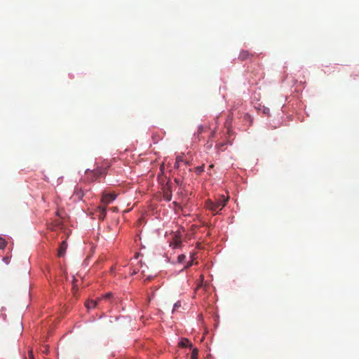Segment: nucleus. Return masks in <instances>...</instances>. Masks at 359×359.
<instances>
[{
    "mask_svg": "<svg viewBox=\"0 0 359 359\" xmlns=\"http://www.w3.org/2000/svg\"><path fill=\"white\" fill-rule=\"evenodd\" d=\"M180 163H177V161L175 160L174 168H180Z\"/></svg>",
    "mask_w": 359,
    "mask_h": 359,
    "instance_id": "21",
    "label": "nucleus"
},
{
    "mask_svg": "<svg viewBox=\"0 0 359 359\" xmlns=\"http://www.w3.org/2000/svg\"><path fill=\"white\" fill-rule=\"evenodd\" d=\"M183 163H184V165H189V161H186L185 159Z\"/></svg>",
    "mask_w": 359,
    "mask_h": 359,
    "instance_id": "24",
    "label": "nucleus"
},
{
    "mask_svg": "<svg viewBox=\"0 0 359 359\" xmlns=\"http://www.w3.org/2000/svg\"><path fill=\"white\" fill-rule=\"evenodd\" d=\"M136 273H137V271H135V270H133V271L130 272V275H132V276L135 275Z\"/></svg>",
    "mask_w": 359,
    "mask_h": 359,
    "instance_id": "22",
    "label": "nucleus"
},
{
    "mask_svg": "<svg viewBox=\"0 0 359 359\" xmlns=\"http://www.w3.org/2000/svg\"><path fill=\"white\" fill-rule=\"evenodd\" d=\"M229 201V197L224 195H219L215 201L210 199L206 201L205 208L211 211L214 215L218 214L224 207L226 206Z\"/></svg>",
    "mask_w": 359,
    "mask_h": 359,
    "instance_id": "1",
    "label": "nucleus"
},
{
    "mask_svg": "<svg viewBox=\"0 0 359 359\" xmlns=\"http://www.w3.org/2000/svg\"><path fill=\"white\" fill-rule=\"evenodd\" d=\"M255 54L250 53L248 50H243L241 51L238 59L241 61L251 60L254 57Z\"/></svg>",
    "mask_w": 359,
    "mask_h": 359,
    "instance_id": "5",
    "label": "nucleus"
},
{
    "mask_svg": "<svg viewBox=\"0 0 359 359\" xmlns=\"http://www.w3.org/2000/svg\"><path fill=\"white\" fill-rule=\"evenodd\" d=\"M74 194L78 196L79 198L81 199L82 196H83V193L81 190H75L74 191Z\"/></svg>",
    "mask_w": 359,
    "mask_h": 359,
    "instance_id": "15",
    "label": "nucleus"
},
{
    "mask_svg": "<svg viewBox=\"0 0 359 359\" xmlns=\"http://www.w3.org/2000/svg\"><path fill=\"white\" fill-rule=\"evenodd\" d=\"M116 198V194L114 193H106L102 195V202L107 205L111 202L114 201Z\"/></svg>",
    "mask_w": 359,
    "mask_h": 359,
    "instance_id": "4",
    "label": "nucleus"
},
{
    "mask_svg": "<svg viewBox=\"0 0 359 359\" xmlns=\"http://www.w3.org/2000/svg\"><path fill=\"white\" fill-rule=\"evenodd\" d=\"M182 306L181 304V302L180 301H178L177 302L174 306H173V309H172V312L177 311L179 308H180Z\"/></svg>",
    "mask_w": 359,
    "mask_h": 359,
    "instance_id": "12",
    "label": "nucleus"
},
{
    "mask_svg": "<svg viewBox=\"0 0 359 359\" xmlns=\"http://www.w3.org/2000/svg\"><path fill=\"white\" fill-rule=\"evenodd\" d=\"M112 297L111 293H107L104 295H102L100 298H97L96 299H88L86 302V306L88 309H93L96 306L97 302L100 299H109Z\"/></svg>",
    "mask_w": 359,
    "mask_h": 359,
    "instance_id": "3",
    "label": "nucleus"
},
{
    "mask_svg": "<svg viewBox=\"0 0 359 359\" xmlns=\"http://www.w3.org/2000/svg\"><path fill=\"white\" fill-rule=\"evenodd\" d=\"M181 243V241L179 239V238H176L175 241H174V243H173V248H177L180 246Z\"/></svg>",
    "mask_w": 359,
    "mask_h": 359,
    "instance_id": "14",
    "label": "nucleus"
},
{
    "mask_svg": "<svg viewBox=\"0 0 359 359\" xmlns=\"http://www.w3.org/2000/svg\"><path fill=\"white\" fill-rule=\"evenodd\" d=\"M205 290H209V288L205 285Z\"/></svg>",
    "mask_w": 359,
    "mask_h": 359,
    "instance_id": "26",
    "label": "nucleus"
},
{
    "mask_svg": "<svg viewBox=\"0 0 359 359\" xmlns=\"http://www.w3.org/2000/svg\"><path fill=\"white\" fill-rule=\"evenodd\" d=\"M198 351L197 348H194L192 350V352H191V359H197L198 358Z\"/></svg>",
    "mask_w": 359,
    "mask_h": 359,
    "instance_id": "9",
    "label": "nucleus"
},
{
    "mask_svg": "<svg viewBox=\"0 0 359 359\" xmlns=\"http://www.w3.org/2000/svg\"><path fill=\"white\" fill-rule=\"evenodd\" d=\"M175 182L177 184H179V183H180V180H179V179L175 178Z\"/></svg>",
    "mask_w": 359,
    "mask_h": 359,
    "instance_id": "23",
    "label": "nucleus"
},
{
    "mask_svg": "<svg viewBox=\"0 0 359 359\" xmlns=\"http://www.w3.org/2000/svg\"><path fill=\"white\" fill-rule=\"evenodd\" d=\"M67 248V243L65 241H64L60 243V245L59 246V249L57 251V256L60 257L65 256Z\"/></svg>",
    "mask_w": 359,
    "mask_h": 359,
    "instance_id": "6",
    "label": "nucleus"
},
{
    "mask_svg": "<svg viewBox=\"0 0 359 359\" xmlns=\"http://www.w3.org/2000/svg\"><path fill=\"white\" fill-rule=\"evenodd\" d=\"M179 346L182 348H186V347L191 348L192 344L189 341V339L184 338L180 341V342L179 343Z\"/></svg>",
    "mask_w": 359,
    "mask_h": 359,
    "instance_id": "7",
    "label": "nucleus"
},
{
    "mask_svg": "<svg viewBox=\"0 0 359 359\" xmlns=\"http://www.w3.org/2000/svg\"><path fill=\"white\" fill-rule=\"evenodd\" d=\"M106 169L102 168H97L93 170H87L86 174L88 180L90 182L97 180L100 176L105 175Z\"/></svg>",
    "mask_w": 359,
    "mask_h": 359,
    "instance_id": "2",
    "label": "nucleus"
},
{
    "mask_svg": "<svg viewBox=\"0 0 359 359\" xmlns=\"http://www.w3.org/2000/svg\"><path fill=\"white\" fill-rule=\"evenodd\" d=\"M226 145V143H220L217 145L219 149H222Z\"/></svg>",
    "mask_w": 359,
    "mask_h": 359,
    "instance_id": "20",
    "label": "nucleus"
},
{
    "mask_svg": "<svg viewBox=\"0 0 359 359\" xmlns=\"http://www.w3.org/2000/svg\"><path fill=\"white\" fill-rule=\"evenodd\" d=\"M165 197L166 198L167 201H170L171 200V194H165Z\"/></svg>",
    "mask_w": 359,
    "mask_h": 359,
    "instance_id": "19",
    "label": "nucleus"
},
{
    "mask_svg": "<svg viewBox=\"0 0 359 359\" xmlns=\"http://www.w3.org/2000/svg\"><path fill=\"white\" fill-rule=\"evenodd\" d=\"M192 265H193V261L191 260L188 262V264L185 266L184 269H188L190 266H191Z\"/></svg>",
    "mask_w": 359,
    "mask_h": 359,
    "instance_id": "18",
    "label": "nucleus"
},
{
    "mask_svg": "<svg viewBox=\"0 0 359 359\" xmlns=\"http://www.w3.org/2000/svg\"><path fill=\"white\" fill-rule=\"evenodd\" d=\"M177 163H183L184 161V155L182 154L176 157Z\"/></svg>",
    "mask_w": 359,
    "mask_h": 359,
    "instance_id": "11",
    "label": "nucleus"
},
{
    "mask_svg": "<svg viewBox=\"0 0 359 359\" xmlns=\"http://www.w3.org/2000/svg\"><path fill=\"white\" fill-rule=\"evenodd\" d=\"M7 242L6 240L1 237H0V250L4 249L6 246Z\"/></svg>",
    "mask_w": 359,
    "mask_h": 359,
    "instance_id": "10",
    "label": "nucleus"
},
{
    "mask_svg": "<svg viewBox=\"0 0 359 359\" xmlns=\"http://www.w3.org/2000/svg\"><path fill=\"white\" fill-rule=\"evenodd\" d=\"M201 288V285H198L196 288V290H199Z\"/></svg>",
    "mask_w": 359,
    "mask_h": 359,
    "instance_id": "27",
    "label": "nucleus"
},
{
    "mask_svg": "<svg viewBox=\"0 0 359 359\" xmlns=\"http://www.w3.org/2000/svg\"><path fill=\"white\" fill-rule=\"evenodd\" d=\"M113 271H114V268H113V267H111V270H110V272H111V273H113Z\"/></svg>",
    "mask_w": 359,
    "mask_h": 359,
    "instance_id": "25",
    "label": "nucleus"
},
{
    "mask_svg": "<svg viewBox=\"0 0 359 359\" xmlns=\"http://www.w3.org/2000/svg\"><path fill=\"white\" fill-rule=\"evenodd\" d=\"M98 209H99V212H100L99 217L102 219H104V218L107 214L106 205L100 206V207H98Z\"/></svg>",
    "mask_w": 359,
    "mask_h": 359,
    "instance_id": "8",
    "label": "nucleus"
},
{
    "mask_svg": "<svg viewBox=\"0 0 359 359\" xmlns=\"http://www.w3.org/2000/svg\"><path fill=\"white\" fill-rule=\"evenodd\" d=\"M214 134H215V133H214V132H212V137H213V136H214Z\"/></svg>",
    "mask_w": 359,
    "mask_h": 359,
    "instance_id": "28",
    "label": "nucleus"
},
{
    "mask_svg": "<svg viewBox=\"0 0 359 359\" xmlns=\"http://www.w3.org/2000/svg\"><path fill=\"white\" fill-rule=\"evenodd\" d=\"M203 126H198V131H197V135L199 136L200 134H201L203 131Z\"/></svg>",
    "mask_w": 359,
    "mask_h": 359,
    "instance_id": "17",
    "label": "nucleus"
},
{
    "mask_svg": "<svg viewBox=\"0 0 359 359\" xmlns=\"http://www.w3.org/2000/svg\"><path fill=\"white\" fill-rule=\"evenodd\" d=\"M203 171V165L198 166L196 168V172L198 175L201 174Z\"/></svg>",
    "mask_w": 359,
    "mask_h": 359,
    "instance_id": "16",
    "label": "nucleus"
},
{
    "mask_svg": "<svg viewBox=\"0 0 359 359\" xmlns=\"http://www.w3.org/2000/svg\"><path fill=\"white\" fill-rule=\"evenodd\" d=\"M186 259V256L184 254L180 255L177 257V261L179 263H182Z\"/></svg>",
    "mask_w": 359,
    "mask_h": 359,
    "instance_id": "13",
    "label": "nucleus"
}]
</instances>
